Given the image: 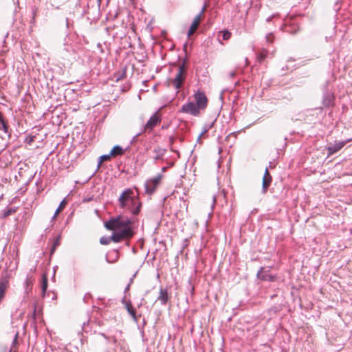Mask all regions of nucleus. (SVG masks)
Listing matches in <instances>:
<instances>
[{
    "instance_id": "obj_27",
    "label": "nucleus",
    "mask_w": 352,
    "mask_h": 352,
    "mask_svg": "<svg viewBox=\"0 0 352 352\" xmlns=\"http://www.w3.org/2000/svg\"><path fill=\"white\" fill-rule=\"evenodd\" d=\"M58 245H59V239H56V241H55V243H54V248H53V249H52V252H54V250H55L56 247V246H58Z\"/></svg>"
},
{
    "instance_id": "obj_18",
    "label": "nucleus",
    "mask_w": 352,
    "mask_h": 352,
    "mask_svg": "<svg viewBox=\"0 0 352 352\" xmlns=\"http://www.w3.org/2000/svg\"><path fill=\"white\" fill-rule=\"evenodd\" d=\"M126 307L127 309L128 312L130 314V315L135 319V311L131 306V305L129 302H127L126 304Z\"/></svg>"
},
{
    "instance_id": "obj_23",
    "label": "nucleus",
    "mask_w": 352,
    "mask_h": 352,
    "mask_svg": "<svg viewBox=\"0 0 352 352\" xmlns=\"http://www.w3.org/2000/svg\"><path fill=\"white\" fill-rule=\"evenodd\" d=\"M14 212H15V210H14L12 208L8 209L3 212L2 217L6 218V217H8L9 215L13 214Z\"/></svg>"
},
{
    "instance_id": "obj_3",
    "label": "nucleus",
    "mask_w": 352,
    "mask_h": 352,
    "mask_svg": "<svg viewBox=\"0 0 352 352\" xmlns=\"http://www.w3.org/2000/svg\"><path fill=\"white\" fill-rule=\"evenodd\" d=\"M11 276L10 272L8 270L3 271L0 279V303L5 296L6 292L9 286V280Z\"/></svg>"
},
{
    "instance_id": "obj_2",
    "label": "nucleus",
    "mask_w": 352,
    "mask_h": 352,
    "mask_svg": "<svg viewBox=\"0 0 352 352\" xmlns=\"http://www.w3.org/2000/svg\"><path fill=\"white\" fill-rule=\"evenodd\" d=\"M118 201L121 208L129 210L133 214H138L140 211L141 203L139 201L138 193L135 195L131 189L123 191Z\"/></svg>"
},
{
    "instance_id": "obj_4",
    "label": "nucleus",
    "mask_w": 352,
    "mask_h": 352,
    "mask_svg": "<svg viewBox=\"0 0 352 352\" xmlns=\"http://www.w3.org/2000/svg\"><path fill=\"white\" fill-rule=\"evenodd\" d=\"M195 98L196 100V105L199 110L206 108L208 104V99L204 92L198 91L195 95Z\"/></svg>"
},
{
    "instance_id": "obj_7",
    "label": "nucleus",
    "mask_w": 352,
    "mask_h": 352,
    "mask_svg": "<svg viewBox=\"0 0 352 352\" xmlns=\"http://www.w3.org/2000/svg\"><path fill=\"white\" fill-rule=\"evenodd\" d=\"M351 141H352V138L349 139L346 141L336 142L333 146H329L327 148L328 155L330 156V155L334 154L335 153H336L337 151H340L341 148H342L344 146V145L347 142H349Z\"/></svg>"
},
{
    "instance_id": "obj_21",
    "label": "nucleus",
    "mask_w": 352,
    "mask_h": 352,
    "mask_svg": "<svg viewBox=\"0 0 352 352\" xmlns=\"http://www.w3.org/2000/svg\"><path fill=\"white\" fill-rule=\"evenodd\" d=\"M112 241V236L111 237L102 236L100 239V243L102 245H108Z\"/></svg>"
},
{
    "instance_id": "obj_15",
    "label": "nucleus",
    "mask_w": 352,
    "mask_h": 352,
    "mask_svg": "<svg viewBox=\"0 0 352 352\" xmlns=\"http://www.w3.org/2000/svg\"><path fill=\"white\" fill-rule=\"evenodd\" d=\"M267 50L263 49L261 51H260L257 54V60L259 62H262L265 59V58L267 56Z\"/></svg>"
},
{
    "instance_id": "obj_24",
    "label": "nucleus",
    "mask_w": 352,
    "mask_h": 352,
    "mask_svg": "<svg viewBox=\"0 0 352 352\" xmlns=\"http://www.w3.org/2000/svg\"><path fill=\"white\" fill-rule=\"evenodd\" d=\"M223 34V39L228 40L231 37V33L227 30L221 32Z\"/></svg>"
},
{
    "instance_id": "obj_6",
    "label": "nucleus",
    "mask_w": 352,
    "mask_h": 352,
    "mask_svg": "<svg viewBox=\"0 0 352 352\" xmlns=\"http://www.w3.org/2000/svg\"><path fill=\"white\" fill-rule=\"evenodd\" d=\"M160 179V176H157L152 179L146 181L145 183L146 192L148 194H152L159 184Z\"/></svg>"
},
{
    "instance_id": "obj_5",
    "label": "nucleus",
    "mask_w": 352,
    "mask_h": 352,
    "mask_svg": "<svg viewBox=\"0 0 352 352\" xmlns=\"http://www.w3.org/2000/svg\"><path fill=\"white\" fill-rule=\"evenodd\" d=\"M205 9L206 8H204L202 9V10L201 11V12L195 17V19L190 27V29L188 32V36H190L191 35H192L197 30L198 26L199 25V24L202 20V15L205 11Z\"/></svg>"
},
{
    "instance_id": "obj_10",
    "label": "nucleus",
    "mask_w": 352,
    "mask_h": 352,
    "mask_svg": "<svg viewBox=\"0 0 352 352\" xmlns=\"http://www.w3.org/2000/svg\"><path fill=\"white\" fill-rule=\"evenodd\" d=\"M160 120V117L157 113H155L153 116L151 117L149 120L147 122V123L145 125V129L146 130H152L154 126H155L157 123Z\"/></svg>"
},
{
    "instance_id": "obj_20",
    "label": "nucleus",
    "mask_w": 352,
    "mask_h": 352,
    "mask_svg": "<svg viewBox=\"0 0 352 352\" xmlns=\"http://www.w3.org/2000/svg\"><path fill=\"white\" fill-rule=\"evenodd\" d=\"M0 130L3 131L5 133L8 132V126L1 115H0Z\"/></svg>"
},
{
    "instance_id": "obj_31",
    "label": "nucleus",
    "mask_w": 352,
    "mask_h": 352,
    "mask_svg": "<svg viewBox=\"0 0 352 352\" xmlns=\"http://www.w3.org/2000/svg\"><path fill=\"white\" fill-rule=\"evenodd\" d=\"M269 279H270V280H273V277H272V276H269Z\"/></svg>"
},
{
    "instance_id": "obj_33",
    "label": "nucleus",
    "mask_w": 352,
    "mask_h": 352,
    "mask_svg": "<svg viewBox=\"0 0 352 352\" xmlns=\"http://www.w3.org/2000/svg\"><path fill=\"white\" fill-rule=\"evenodd\" d=\"M166 169V167H163L162 170H164Z\"/></svg>"
},
{
    "instance_id": "obj_30",
    "label": "nucleus",
    "mask_w": 352,
    "mask_h": 352,
    "mask_svg": "<svg viewBox=\"0 0 352 352\" xmlns=\"http://www.w3.org/2000/svg\"><path fill=\"white\" fill-rule=\"evenodd\" d=\"M98 5L101 3L102 0H97Z\"/></svg>"
},
{
    "instance_id": "obj_29",
    "label": "nucleus",
    "mask_w": 352,
    "mask_h": 352,
    "mask_svg": "<svg viewBox=\"0 0 352 352\" xmlns=\"http://www.w3.org/2000/svg\"><path fill=\"white\" fill-rule=\"evenodd\" d=\"M187 237H188V234H187L186 236H184V237H183V238H184V240H186V239H187Z\"/></svg>"
},
{
    "instance_id": "obj_14",
    "label": "nucleus",
    "mask_w": 352,
    "mask_h": 352,
    "mask_svg": "<svg viewBox=\"0 0 352 352\" xmlns=\"http://www.w3.org/2000/svg\"><path fill=\"white\" fill-rule=\"evenodd\" d=\"M168 296L167 292L161 289L158 300H160L162 304H165L168 301Z\"/></svg>"
},
{
    "instance_id": "obj_1",
    "label": "nucleus",
    "mask_w": 352,
    "mask_h": 352,
    "mask_svg": "<svg viewBox=\"0 0 352 352\" xmlns=\"http://www.w3.org/2000/svg\"><path fill=\"white\" fill-rule=\"evenodd\" d=\"M132 224L133 221L129 218L120 215L105 222L104 226L107 230L113 231L112 241L118 243L133 236Z\"/></svg>"
},
{
    "instance_id": "obj_19",
    "label": "nucleus",
    "mask_w": 352,
    "mask_h": 352,
    "mask_svg": "<svg viewBox=\"0 0 352 352\" xmlns=\"http://www.w3.org/2000/svg\"><path fill=\"white\" fill-rule=\"evenodd\" d=\"M186 62L184 60L183 63L181 65H179V72L177 74H182L186 75Z\"/></svg>"
},
{
    "instance_id": "obj_34",
    "label": "nucleus",
    "mask_w": 352,
    "mask_h": 352,
    "mask_svg": "<svg viewBox=\"0 0 352 352\" xmlns=\"http://www.w3.org/2000/svg\"><path fill=\"white\" fill-rule=\"evenodd\" d=\"M10 352H11V351H10Z\"/></svg>"
},
{
    "instance_id": "obj_25",
    "label": "nucleus",
    "mask_w": 352,
    "mask_h": 352,
    "mask_svg": "<svg viewBox=\"0 0 352 352\" xmlns=\"http://www.w3.org/2000/svg\"><path fill=\"white\" fill-rule=\"evenodd\" d=\"M47 287V279L45 276L43 277V283H42V289L43 292H45Z\"/></svg>"
},
{
    "instance_id": "obj_16",
    "label": "nucleus",
    "mask_w": 352,
    "mask_h": 352,
    "mask_svg": "<svg viewBox=\"0 0 352 352\" xmlns=\"http://www.w3.org/2000/svg\"><path fill=\"white\" fill-rule=\"evenodd\" d=\"M186 75L182 74H177V89H179L186 80Z\"/></svg>"
},
{
    "instance_id": "obj_11",
    "label": "nucleus",
    "mask_w": 352,
    "mask_h": 352,
    "mask_svg": "<svg viewBox=\"0 0 352 352\" xmlns=\"http://www.w3.org/2000/svg\"><path fill=\"white\" fill-rule=\"evenodd\" d=\"M180 201L182 204H180L179 207L180 209L179 212L181 213V215L184 217L188 214V201L187 199H184V197L180 198Z\"/></svg>"
},
{
    "instance_id": "obj_22",
    "label": "nucleus",
    "mask_w": 352,
    "mask_h": 352,
    "mask_svg": "<svg viewBox=\"0 0 352 352\" xmlns=\"http://www.w3.org/2000/svg\"><path fill=\"white\" fill-rule=\"evenodd\" d=\"M111 157V154L102 155L99 159L98 166H100L103 162L109 160Z\"/></svg>"
},
{
    "instance_id": "obj_9",
    "label": "nucleus",
    "mask_w": 352,
    "mask_h": 352,
    "mask_svg": "<svg viewBox=\"0 0 352 352\" xmlns=\"http://www.w3.org/2000/svg\"><path fill=\"white\" fill-rule=\"evenodd\" d=\"M272 181V177L268 170V168H267L265 169L263 181H262V189L263 192L265 193L267 190H268L269 186H270Z\"/></svg>"
},
{
    "instance_id": "obj_26",
    "label": "nucleus",
    "mask_w": 352,
    "mask_h": 352,
    "mask_svg": "<svg viewBox=\"0 0 352 352\" xmlns=\"http://www.w3.org/2000/svg\"><path fill=\"white\" fill-rule=\"evenodd\" d=\"M266 39H267V41L268 43H272L273 42V36H272V34H269L268 35H267Z\"/></svg>"
},
{
    "instance_id": "obj_32",
    "label": "nucleus",
    "mask_w": 352,
    "mask_h": 352,
    "mask_svg": "<svg viewBox=\"0 0 352 352\" xmlns=\"http://www.w3.org/2000/svg\"><path fill=\"white\" fill-rule=\"evenodd\" d=\"M129 285H128V286L126 287V290H128V289H129Z\"/></svg>"
},
{
    "instance_id": "obj_13",
    "label": "nucleus",
    "mask_w": 352,
    "mask_h": 352,
    "mask_svg": "<svg viewBox=\"0 0 352 352\" xmlns=\"http://www.w3.org/2000/svg\"><path fill=\"white\" fill-rule=\"evenodd\" d=\"M124 153L123 148L120 146H115L111 151V157H116L118 155H121Z\"/></svg>"
},
{
    "instance_id": "obj_28",
    "label": "nucleus",
    "mask_w": 352,
    "mask_h": 352,
    "mask_svg": "<svg viewBox=\"0 0 352 352\" xmlns=\"http://www.w3.org/2000/svg\"><path fill=\"white\" fill-rule=\"evenodd\" d=\"M31 283H32V282H31V280H28H28H26V287H27V288H26V291H27V292H28V286H29V285H30Z\"/></svg>"
},
{
    "instance_id": "obj_17",
    "label": "nucleus",
    "mask_w": 352,
    "mask_h": 352,
    "mask_svg": "<svg viewBox=\"0 0 352 352\" xmlns=\"http://www.w3.org/2000/svg\"><path fill=\"white\" fill-rule=\"evenodd\" d=\"M65 205H66V201H65V199H63L60 202L57 210H56L55 214L53 217V219H55L56 217V216L59 214V212L63 210V208L65 207Z\"/></svg>"
},
{
    "instance_id": "obj_8",
    "label": "nucleus",
    "mask_w": 352,
    "mask_h": 352,
    "mask_svg": "<svg viewBox=\"0 0 352 352\" xmlns=\"http://www.w3.org/2000/svg\"><path fill=\"white\" fill-rule=\"evenodd\" d=\"M181 111L184 113H189L193 116H197L199 113V109L196 104L192 102L184 105Z\"/></svg>"
},
{
    "instance_id": "obj_12",
    "label": "nucleus",
    "mask_w": 352,
    "mask_h": 352,
    "mask_svg": "<svg viewBox=\"0 0 352 352\" xmlns=\"http://www.w3.org/2000/svg\"><path fill=\"white\" fill-rule=\"evenodd\" d=\"M154 155H153V158L157 160H160L161 159L164 155V154L166 153V150L164 149V148H155L154 149Z\"/></svg>"
}]
</instances>
